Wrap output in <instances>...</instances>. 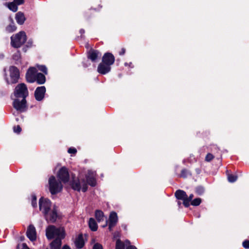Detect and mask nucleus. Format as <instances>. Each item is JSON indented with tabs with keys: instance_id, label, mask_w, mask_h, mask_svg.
Listing matches in <instances>:
<instances>
[{
	"instance_id": "79ce46f5",
	"label": "nucleus",
	"mask_w": 249,
	"mask_h": 249,
	"mask_svg": "<svg viewBox=\"0 0 249 249\" xmlns=\"http://www.w3.org/2000/svg\"><path fill=\"white\" fill-rule=\"evenodd\" d=\"M62 249H71V248L69 246L66 245L63 247Z\"/></svg>"
},
{
	"instance_id": "0eeeda50",
	"label": "nucleus",
	"mask_w": 249,
	"mask_h": 249,
	"mask_svg": "<svg viewBox=\"0 0 249 249\" xmlns=\"http://www.w3.org/2000/svg\"><path fill=\"white\" fill-rule=\"evenodd\" d=\"M37 73V70L36 68H30L26 74L27 81L29 83H33L35 82Z\"/></svg>"
},
{
	"instance_id": "6ab92c4d",
	"label": "nucleus",
	"mask_w": 249,
	"mask_h": 249,
	"mask_svg": "<svg viewBox=\"0 0 249 249\" xmlns=\"http://www.w3.org/2000/svg\"><path fill=\"white\" fill-rule=\"evenodd\" d=\"M75 244L77 248H82L84 245V241L82 235H79L75 239Z\"/></svg>"
},
{
	"instance_id": "a19ab883",
	"label": "nucleus",
	"mask_w": 249,
	"mask_h": 249,
	"mask_svg": "<svg viewBox=\"0 0 249 249\" xmlns=\"http://www.w3.org/2000/svg\"><path fill=\"white\" fill-rule=\"evenodd\" d=\"M126 249H137V248L135 246H129L126 248Z\"/></svg>"
},
{
	"instance_id": "4468645a",
	"label": "nucleus",
	"mask_w": 249,
	"mask_h": 249,
	"mask_svg": "<svg viewBox=\"0 0 249 249\" xmlns=\"http://www.w3.org/2000/svg\"><path fill=\"white\" fill-rule=\"evenodd\" d=\"M115 61L114 56L110 53H106L102 58V62L110 66Z\"/></svg>"
},
{
	"instance_id": "423d86ee",
	"label": "nucleus",
	"mask_w": 249,
	"mask_h": 249,
	"mask_svg": "<svg viewBox=\"0 0 249 249\" xmlns=\"http://www.w3.org/2000/svg\"><path fill=\"white\" fill-rule=\"evenodd\" d=\"M71 187L74 190L77 191L82 190L84 192L87 191L88 188L87 184L84 179L73 180Z\"/></svg>"
},
{
	"instance_id": "f8f14e48",
	"label": "nucleus",
	"mask_w": 249,
	"mask_h": 249,
	"mask_svg": "<svg viewBox=\"0 0 249 249\" xmlns=\"http://www.w3.org/2000/svg\"><path fill=\"white\" fill-rule=\"evenodd\" d=\"M46 89L44 86L39 87L36 88L35 92V96L38 101H41L44 96Z\"/></svg>"
},
{
	"instance_id": "6e6552de",
	"label": "nucleus",
	"mask_w": 249,
	"mask_h": 249,
	"mask_svg": "<svg viewBox=\"0 0 249 249\" xmlns=\"http://www.w3.org/2000/svg\"><path fill=\"white\" fill-rule=\"evenodd\" d=\"M57 177L64 183L68 182L69 180L68 169L65 167H62L57 174Z\"/></svg>"
},
{
	"instance_id": "393cba45",
	"label": "nucleus",
	"mask_w": 249,
	"mask_h": 249,
	"mask_svg": "<svg viewBox=\"0 0 249 249\" xmlns=\"http://www.w3.org/2000/svg\"><path fill=\"white\" fill-rule=\"evenodd\" d=\"M237 179V176L236 175H232V174H228V181L230 182H234Z\"/></svg>"
},
{
	"instance_id": "f3484780",
	"label": "nucleus",
	"mask_w": 249,
	"mask_h": 249,
	"mask_svg": "<svg viewBox=\"0 0 249 249\" xmlns=\"http://www.w3.org/2000/svg\"><path fill=\"white\" fill-rule=\"evenodd\" d=\"M117 221L118 217L117 213L115 212H111L109 217V229L110 231L115 226Z\"/></svg>"
},
{
	"instance_id": "1a4fd4ad",
	"label": "nucleus",
	"mask_w": 249,
	"mask_h": 249,
	"mask_svg": "<svg viewBox=\"0 0 249 249\" xmlns=\"http://www.w3.org/2000/svg\"><path fill=\"white\" fill-rule=\"evenodd\" d=\"M175 196L177 199L183 200V204L186 207H188L187 195L185 192L181 190H178L175 193Z\"/></svg>"
},
{
	"instance_id": "9b49d317",
	"label": "nucleus",
	"mask_w": 249,
	"mask_h": 249,
	"mask_svg": "<svg viewBox=\"0 0 249 249\" xmlns=\"http://www.w3.org/2000/svg\"><path fill=\"white\" fill-rule=\"evenodd\" d=\"M26 234L30 240L34 241L36 239V230L35 227L33 225H30L29 226L27 230Z\"/></svg>"
},
{
	"instance_id": "58836bf2",
	"label": "nucleus",
	"mask_w": 249,
	"mask_h": 249,
	"mask_svg": "<svg viewBox=\"0 0 249 249\" xmlns=\"http://www.w3.org/2000/svg\"><path fill=\"white\" fill-rule=\"evenodd\" d=\"M22 248L21 249H30L26 244L23 243L21 245Z\"/></svg>"
},
{
	"instance_id": "9d476101",
	"label": "nucleus",
	"mask_w": 249,
	"mask_h": 249,
	"mask_svg": "<svg viewBox=\"0 0 249 249\" xmlns=\"http://www.w3.org/2000/svg\"><path fill=\"white\" fill-rule=\"evenodd\" d=\"M11 83H15L18 82L19 77L18 70L15 66H11L9 69Z\"/></svg>"
},
{
	"instance_id": "f704fd0d",
	"label": "nucleus",
	"mask_w": 249,
	"mask_h": 249,
	"mask_svg": "<svg viewBox=\"0 0 249 249\" xmlns=\"http://www.w3.org/2000/svg\"><path fill=\"white\" fill-rule=\"evenodd\" d=\"M77 150L74 148H70L68 150V152L70 154H75Z\"/></svg>"
},
{
	"instance_id": "412c9836",
	"label": "nucleus",
	"mask_w": 249,
	"mask_h": 249,
	"mask_svg": "<svg viewBox=\"0 0 249 249\" xmlns=\"http://www.w3.org/2000/svg\"><path fill=\"white\" fill-rule=\"evenodd\" d=\"M17 22L19 24H22L25 20L24 14L21 12H18L16 16Z\"/></svg>"
},
{
	"instance_id": "c9c22d12",
	"label": "nucleus",
	"mask_w": 249,
	"mask_h": 249,
	"mask_svg": "<svg viewBox=\"0 0 249 249\" xmlns=\"http://www.w3.org/2000/svg\"><path fill=\"white\" fill-rule=\"evenodd\" d=\"M93 249H103V247L101 245L97 243L94 245Z\"/></svg>"
},
{
	"instance_id": "473e14b6",
	"label": "nucleus",
	"mask_w": 249,
	"mask_h": 249,
	"mask_svg": "<svg viewBox=\"0 0 249 249\" xmlns=\"http://www.w3.org/2000/svg\"><path fill=\"white\" fill-rule=\"evenodd\" d=\"M21 130V127L19 125H17L14 127V131L15 132L19 133Z\"/></svg>"
},
{
	"instance_id": "7c9ffc66",
	"label": "nucleus",
	"mask_w": 249,
	"mask_h": 249,
	"mask_svg": "<svg viewBox=\"0 0 249 249\" xmlns=\"http://www.w3.org/2000/svg\"><path fill=\"white\" fill-rule=\"evenodd\" d=\"M38 69L43 72L45 74L47 73V68L44 66H38Z\"/></svg>"
},
{
	"instance_id": "ddd939ff",
	"label": "nucleus",
	"mask_w": 249,
	"mask_h": 249,
	"mask_svg": "<svg viewBox=\"0 0 249 249\" xmlns=\"http://www.w3.org/2000/svg\"><path fill=\"white\" fill-rule=\"evenodd\" d=\"M13 106L17 110L23 111L26 107L25 99L23 98L21 101L18 99L15 100L13 102Z\"/></svg>"
},
{
	"instance_id": "aec40b11",
	"label": "nucleus",
	"mask_w": 249,
	"mask_h": 249,
	"mask_svg": "<svg viewBox=\"0 0 249 249\" xmlns=\"http://www.w3.org/2000/svg\"><path fill=\"white\" fill-rule=\"evenodd\" d=\"M15 2V0L13 2H7L5 3V5L10 10L14 12H16L18 9V5Z\"/></svg>"
},
{
	"instance_id": "2f4dec72",
	"label": "nucleus",
	"mask_w": 249,
	"mask_h": 249,
	"mask_svg": "<svg viewBox=\"0 0 249 249\" xmlns=\"http://www.w3.org/2000/svg\"><path fill=\"white\" fill-rule=\"evenodd\" d=\"M8 32H12L16 30V27L15 26H9L6 28Z\"/></svg>"
},
{
	"instance_id": "ea45409f",
	"label": "nucleus",
	"mask_w": 249,
	"mask_h": 249,
	"mask_svg": "<svg viewBox=\"0 0 249 249\" xmlns=\"http://www.w3.org/2000/svg\"><path fill=\"white\" fill-rule=\"evenodd\" d=\"M125 52V50L124 48H122L121 51L119 52L120 55H124Z\"/></svg>"
},
{
	"instance_id": "c03bdc74",
	"label": "nucleus",
	"mask_w": 249,
	"mask_h": 249,
	"mask_svg": "<svg viewBox=\"0 0 249 249\" xmlns=\"http://www.w3.org/2000/svg\"><path fill=\"white\" fill-rule=\"evenodd\" d=\"M107 223H106V225H104L103 227H105L107 226Z\"/></svg>"
},
{
	"instance_id": "4be33fe9",
	"label": "nucleus",
	"mask_w": 249,
	"mask_h": 249,
	"mask_svg": "<svg viewBox=\"0 0 249 249\" xmlns=\"http://www.w3.org/2000/svg\"><path fill=\"white\" fill-rule=\"evenodd\" d=\"M36 81L38 84H43L46 81V78L44 74L41 73H37L36 78Z\"/></svg>"
},
{
	"instance_id": "cd10ccee",
	"label": "nucleus",
	"mask_w": 249,
	"mask_h": 249,
	"mask_svg": "<svg viewBox=\"0 0 249 249\" xmlns=\"http://www.w3.org/2000/svg\"><path fill=\"white\" fill-rule=\"evenodd\" d=\"M37 199L35 195L32 196V205L33 207H37Z\"/></svg>"
},
{
	"instance_id": "2eb2a0df",
	"label": "nucleus",
	"mask_w": 249,
	"mask_h": 249,
	"mask_svg": "<svg viewBox=\"0 0 249 249\" xmlns=\"http://www.w3.org/2000/svg\"><path fill=\"white\" fill-rule=\"evenodd\" d=\"M101 56V53L96 50H90L88 53V57L92 61H95L98 58H100Z\"/></svg>"
},
{
	"instance_id": "a18cd8bd",
	"label": "nucleus",
	"mask_w": 249,
	"mask_h": 249,
	"mask_svg": "<svg viewBox=\"0 0 249 249\" xmlns=\"http://www.w3.org/2000/svg\"><path fill=\"white\" fill-rule=\"evenodd\" d=\"M126 242H128L129 244L130 243L129 241H127Z\"/></svg>"
},
{
	"instance_id": "20e7f679",
	"label": "nucleus",
	"mask_w": 249,
	"mask_h": 249,
	"mask_svg": "<svg viewBox=\"0 0 249 249\" xmlns=\"http://www.w3.org/2000/svg\"><path fill=\"white\" fill-rule=\"evenodd\" d=\"M49 189L52 194H55L60 192L62 189L61 182L56 180L54 176H51L49 179Z\"/></svg>"
},
{
	"instance_id": "a211bd4d",
	"label": "nucleus",
	"mask_w": 249,
	"mask_h": 249,
	"mask_svg": "<svg viewBox=\"0 0 249 249\" xmlns=\"http://www.w3.org/2000/svg\"><path fill=\"white\" fill-rule=\"evenodd\" d=\"M110 69V66L102 62L99 65L97 71L100 73L105 74L108 72Z\"/></svg>"
},
{
	"instance_id": "c756f323",
	"label": "nucleus",
	"mask_w": 249,
	"mask_h": 249,
	"mask_svg": "<svg viewBox=\"0 0 249 249\" xmlns=\"http://www.w3.org/2000/svg\"><path fill=\"white\" fill-rule=\"evenodd\" d=\"M213 158L214 157L212 154L208 153L205 157V160L208 162L210 161L213 159Z\"/></svg>"
},
{
	"instance_id": "c85d7f7f",
	"label": "nucleus",
	"mask_w": 249,
	"mask_h": 249,
	"mask_svg": "<svg viewBox=\"0 0 249 249\" xmlns=\"http://www.w3.org/2000/svg\"><path fill=\"white\" fill-rule=\"evenodd\" d=\"M189 175H190L189 172H188L187 170L184 169L182 170L180 175L182 177L186 178Z\"/></svg>"
},
{
	"instance_id": "f257e3e1",
	"label": "nucleus",
	"mask_w": 249,
	"mask_h": 249,
	"mask_svg": "<svg viewBox=\"0 0 249 249\" xmlns=\"http://www.w3.org/2000/svg\"><path fill=\"white\" fill-rule=\"evenodd\" d=\"M46 234L48 239L55 238V239L51 243L50 249H60L61 240L65 237V235L64 228H56L53 225L49 226L46 229Z\"/></svg>"
},
{
	"instance_id": "72a5a7b5",
	"label": "nucleus",
	"mask_w": 249,
	"mask_h": 249,
	"mask_svg": "<svg viewBox=\"0 0 249 249\" xmlns=\"http://www.w3.org/2000/svg\"><path fill=\"white\" fill-rule=\"evenodd\" d=\"M243 246L246 249H249V240H245L243 242Z\"/></svg>"
},
{
	"instance_id": "39448f33",
	"label": "nucleus",
	"mask_w": 249,
	"mask_h": 249,
	"mask_svg": "<svg viewBox=\"0 0 249 249\" xmlns=\"http://www.w3.org/2000/svg\"><path fill=\"white\" fill-rule=\"evenodd\" d=\"M14 94L17 97L25 99L28 95V90L26 85L24 83L18 84L15 88Z\"/></svg>"
},
{
	"instance_id": "5701e85b",
	"label": "nucleus",
	"mask_w": 249,
	"mask_h": 249,
	"mask_svg": "<svg viewBox=\"0 0 249 249\" xmlns=\"http://www.w3.org/2000/svg\"><path fill=\"white\" fill-rule=\"evenodd\" d=\"M89 225L90 229L92 231H97L98 226H97V225L96 224L95 220L93 218H90L89 219Z\"/></svg>"
},
{
	"instance_id": "e433bc0d",
	"label": "nucleus",
	"mask_w": 249,
	"mask_h": 249,
	"mask_svg": "<svg viewBox=\"0 0 249 249\" xmlns=\"http://www.w3.org/2000/svg\"><path fill=\"white\" fill-rule=\"evenodd\" d=\"M19 57H20V54H19V52H17L13 56V58L16 60H18Z\"/></svg>"
},
{
	"instance_id": "bb28decb",
	"label": "nucleus",
	"mask_w": 249,
	"mask_h": 249,
	"mask_svg": "<svg viewBox=\"0 0 249 249\" xmlns=\"http://www.w3.org/2000/svg\"><path fill=\"white\" fill-rule=\"evenodd\" d=\"M201 202V199L199 198H197L192 201L191 205L193 206H198L200 204Z\"/></svg>"
},
{
	"instance_id": "4c0bfd02",
	"label": "nucleus",
	"mask_w": 249,
	"mask_h": 249,
	"mask_svg": "<svg viewBox=\"0 0 249 249\" xmlns=\"http://www.w3.org/2000/svg\"><path fill=\"white\" fill-rule=\"evenodd\" d=\"M193 197H194V196L193 194H191L189 197L187 196V199L188 200V207L189 206L190 202L191 201H192Z\"/></svg>"
},
{
	"instance_id": "7ed1b4c3",
	"label": "nucleus",
	"mask_w": 249,
	"mask_h": 249,
	"mask_svg": "<svg viewBox=\"0 0 249 249\" xmlns=\"http://www.w3.org/2000/svg\"><path fill=\"white\" fill-rule=\"evenodd\" d=\"M11 39L12 46L15 48H19L25 42L27 37L25 33L21 31L12 36Z\"/></svg>"
},
{
	"instance_id": "b1692460",
	"label": "nucleus",
	"mask_w": 249,
	"mask_h": 249,
	"mask_svg": "<svg viewBox=\"0 0 249 249\" xmlns=\"http://www.w3.org/2000/svg\"><path fill=\"white\" fill-rule=\"evenodd\" d=\"M95 216L98 222L104 220V215L102 211L96 210L95 213Z\"/></svg>"
},
{
	"instance_id": "37998d69",
	"label": "nucleus",
	"mask_w": 249,
	"mask_h": 249,
	"mask_svg": "<svg viewBox=\"0 0 249 249\" xmlns=\"http://www.w3.org/2000/svg\"><path fill=\"white\" fill-rule=\"evenodd\" d=\"M80 32L81 34H84L85 33V31L83 29L80 30Z\"/></svg>"
},
{
	"instance_id": "dca6fc26",
	"label": "nucleus",
	"mask_w": 249,
	"mask_h": 249,
	"mask_svg": "<svg viewBox=\"0 0 249 249\" xmlns=\"http://www.w3.org/2000/svg\"><path fill=\"white\" fill-rule=\"evenodd\" d=\"M95 175V173L91 171H89L87 175V182L89 185L92 186H94L96 185Z\"/></svg>"
},
{
	"instance_id": "f03ea898",
	"label": "nucleus",
	"mask_w": 249,
	"mask_h": 249,
	"mask_svg": "<svg viewBox=\"0 0 249 249\" xmlns=\"http://www.w3.org/2000/svg\"><path fill=\"white\" fill-rule=\"evenodd\" d=\"M40 211L43 213L48 222L54 223L58 217L55 207L51 208V202L47 198L41 197L39 200Z\"/></svg>"
},
{
	"instance_id": "a878e982",
	"label": "nucleus",
	"mask_w": 249,
	"mask_h": 249,
	"mask_svg": "<svg viewBox=\"0 0 249 249\" xmlns=\"http://www.w3.org/2000/svg\"><path fill=\"white\" fill-rule=\"evenodd\" d=\"M115 249H124V244L120 240H117Z\"/></svg>"
}]
</instances>
